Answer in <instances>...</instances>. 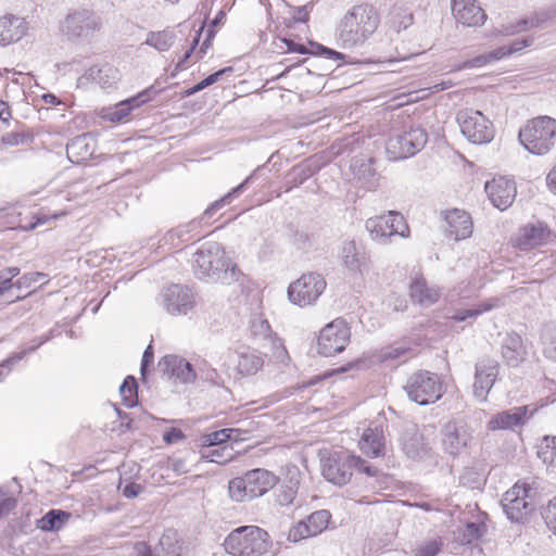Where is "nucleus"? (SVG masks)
<instances>
[{
	"label": "nucleus",
	"mask_w": 556,
	"mask_h": 556,
	"mask_svg": "<svg viewBox=\"0 0 556 556\" xmlns=\"http://www.w3.org/2000/svg\"><path fill=\"white\" fill-rule=\"evenodd\" d=\"M494 307L493 304H481L479 308L473 309H459L455 312V314L452 316V319L455 321H465L468 318H476L478 315H480L483 312H489Z\"/></svg>",
	"instance_id": "52"
},
{
	"label": "nucleus",
	"mask_w": 556,
	"mask_h": 556,
	"mask_svg": "<svg viewBox=\"0 0 556 556\" xmlns=\"http://www.w3.org/2000/svg\"><path fill=\"white\" fill-rule=\"evenodd\" d=\"M384 223L386 227L383 228L387 242L389 238L395 235L402 238H407L409 236V227L401 213L396 211H389L384 214Z\"/></svg>",
	"instance_id": "36"
},
{
	"label": "nucleus",
	"mask_w": 556,
	"mask_h": 556,
	"mask_svg": "<svg viewBox=\"0 0 556 556\" xmlns=\"http://www.w3.org/2000/svg\"><path fill=\"white\" fill-rule=\"evenodd\" d=\"M531 492L527 484L516 483L503 495L501 505L510 521L521 522L533 510Z\"/></svg>",
	"instance_id": "13"
},
{
	"label": "nucleus",
	"mask_w": 556,
	"mask_h": 556,
	"mask_svg": "<svg viewBox=\"0 0 556 556\" xmlns=\"http://www.w3.org/2000/svg\"><path fill=\"white\" fill-rule=\"evenodd\" d=\"M403 388L408 399L421 406L435 403L443 394L439 376L428 370L412 374Z\"/></svg>",
	"instance_id": "7"
},
{
	"label": "nucleus",
	"mask_w": 556,
	"mask_h": 556,
	"mask_svg": "<svg viewBox=\"0 0 556 556\" xmlns=\"http://www.w3.org/2000/svg\"><path fill=\"white\" fill-rule=\"evenodd\" d=\"M161 91L162 88H157L154 84L138 94L118 102L113 108L103 109L101 112V117L112 123L125 122L134 109L149 102Z\"/></svg>",
	"instance_id": "14"
},
{
	"label": "nucleus",
	"mask_w": 556,
	"mask_h": 556,
	"mask_svg": "<svg viewBox=\"0 0 556 556\" xmlns=\"http://www.w3.org/2000/svg\"><path fill=\"white\" fill-rule=\"evenodd\" d=\"M262 169V166H258L250 176H248L240 185L232 188L229 192H227L220 199L214 201L204 212L201 217L202 220L211 219L214 214L223 208L225 205L230 204L233 199L238 198L245 189L249 184L253 181L256 174Z\"/></svg>",
	"instance_id": "31"
},
{
	"label": "nucleus",
	"mask_w": 556,
	"mask_h": 556,
	"mask_svg": "<svg viewBox=\"0 0 556 556\" xmlns=\"http://www.w3.org/2000/svg\"><path fill=\"white\" fill-rule=\"evenodd\" d=\"M153 359H154L153 346L150 343L147 346V349L144 350L142 359H141L140 372H141L142 380H146L148 367L153 363Z\"/></svg>",
	"instance_id": "60"
},
{
	"label": "nucleus",
	"mask_w": 556,
	"mask_h": 556,
	"mask_svg": "<svg viewBox=\"0 0 556 556\" xmlns=\"http://www.w3.org/2000/svg\"><path fill=\"white\" fill-rule=\"evenodd\" d=\"M549 531L556 535V497L551 500L541 513Z\"/></svg>",
	"instance_id": "51"
},
{
	"label": "nucleus",
	"mask_w": 556,
	"mask_h": 556,
	"mask_svg": "<svg viewBox=\"0 0 556 556\" xmlns=\"http://www.w3.org/2000/svg\"><path fill=\"white\" fill-rule=\"evenodd\" d=\"M342 258L350 271H359L366 261L365 255L358 251L354 240L343 243Z\"/></svg>",
	"instance_id": "37"
},
{
	"label": "nucleus",
	"mask_w": 556,
	"mask_h": 556,
	"mask_svg": "<svg viewBox=\"0 0 556 556\" xmlns=\"http://www.w3.org/2000/svg\"><path fill=\"white\" fill-rule=\"evenodd\" d=\"M520 144L534 155H546L556 146V119L543 115L529 119L519 129Z\"/></svg>",
	"instance_id": "3"
},
{
	"label": "nucleus",
	"mask_w": 556,
	"mask_h": 556,
	"mask_svg": "<svg viewBox=\"0 0 556 556\" xmlns=\"http://www.w3.org/2000/svg\"><path fill=\"white\" fill-rule=\"evenodd\" d=\"M200 222L193 219L189 223L179 225L169 230L163 238L165 243H169L173 248H178L181 243L198 240Z\"/></svg>",
	"instance_id": "30"
},
{
	"label": "nucleus",
	"mask_w": 556,
	"mask_h": 556,
	"mask_svg": "<svg viewBox=\"0 0 556 556\" xmlns=\"http://www.w3.org/2000/svg\"><path fill=\"white\" fill-rule=\"evenodd\" d=\"M94 151L96 139L90 132L74 137L66 144L67 159L75 164L90 160Z\"/></svg>",
	"instance_id": "24"
},
{
	"label": "nucleus",
	"mask_w": 556,
	"mask_h": 556,
	"mask_svg": "<svg viewBox=\"0 0 556 556\" xmlns=\"http://www.w3.org/2000/svg\"><path fill=\"white\" fill-rule=\"evenodd\" d=\"M33 140L34 136L28 131H11L1 137V142L11 147L29 144Z\"/></svg>",
	"instance_id": "48"
},
{
	"label": "nucleus",
	"mask_w": 556,
	"mask_h": 556,
	"mask_svg": "<svg viewBox=\"0 0 556 556\" xmlns=\"http://www.w3.org/2000/svg\"><path fill=\"white\" fill-rule=\"evenodd\" d=\"M268 533L256 526H242L232 530L224 541L231 556H263L270 548Z\"/></svg>",
	"instance_id": "5"
},
{
	"label": "nucleus",
	"mask_w": 556,
	"mask_h": 556,
	"mask_svg": "<svg viewBox=\"0 0 556 556\" xmlns=\"http://www.w3.org/2000/svg\"><path fill=\"white\" fill-rule=\"evenodd\" d=\"M361 451L369 457L386 455L387 439L381 426H370L364 430L358 442Z\"/></svg>",
	"instance_id": "25"
},
{
	"label": "nucleus",
	"mask_w": 556,
	"mask_h": 556,
	"mask_svg": "<svg viewBox=\"0 0 556 556\" xmlns=\"http://www.w3.org/2000/svg\"><path fill=\"white\" fill-rule=\"evenodd\" d=\"M26 22L17 16L0 17V45L18 41L26 34Z\"/></svg>",
	"instance_id": "28"
},
{
	"label": "nucleus",
	"mask_w": 556,
	"mask_h": 556,
	"mask_svg": "<svg viewBox=\"0 0 556 556\" xmlns=\"http://www.w3.org/2000/svg\"><path fill=\"white\" fill-rule=\"evenodd\" d=\"M264 365L263 358L255 353H242L239 356L237 368L241 375H255Z\"/></svg>",
	"instance_id": "41"
},
{
	"label": "nucleus",
	"mask_w": 556,
	"mask_h": 556,
	"mask_svg": "<svg viewBox=\"0 0 556 556\" xmlns=\"http://www.w3.org/2000/svg\"><path fill=\"white\" fill-rule=\"evenodd\" d=\"M291 243L296 248V249H307L309 247H312L313 244V237L312 235L305 230V229H294L292 230V233H291Z\"/></svg>",
	"instance_id": "50"
},
{
	"label": "nucleus",
	"mask_w": 556,
	"mask_h": 556,
	"mask_svg": "<svg viewBox=\"0 0 556 556\" xmlns=\"http://www.w3.org/2000/svg\"><path fill=\"white\" fill-rule=\"evenodd\" d=\"M542 353L544 357L556 363V326L547 325L541 336Z\"/></svg>",
	"instance_id": "42"
},
{
	"label": "nucleus",
	"mask_w": 556,
	"mask_h": 556,
	"mask_svg": "<svg viewBox=\"0 0 556 556\" xmlns=\"http://www.w3.org/2000/svg\"><path fill=\"white\" fill-rule=\"evenodd\" d=\"M452 13L458 23L469 27L481 26L486 20L476 0H452Z\"/></svg>",
	"instance_id": "22"
},
{
	"label": "nucleus",
	"mask_w": 556,
	"mask_h": 556,
	"mask_svg": "<svg viewBox=\"0 0 556 556\" xmlns=\"http://www.w3.org/2000/svg\"><path fill=\"white\" fill-rule=\"evenodd\" d=\"M157 370L168 378L175 377L182 383L195 380L197 374L193 366L185 358L177 355H165L157 363Z\"/></svg>",
	"instance_id": "21"
},
{
	"label": "nucleus",
	"mask_w": 556,
	"mask_h": 556,
	"mask_svg": "<svg viewBox=\"0 0 556 556\" xmlns=\"http://www.w3.org/2000/svg\"><path fill=\"white\" fill-rule=\"evenodd\" d=\"M175 41V34L173 30L165 29L162 31H150L144 41L146 45L155 48L160 52L169 50Z\"/></svg>",
	"instance_id": "40"
},
{
	"label": "nucleus",
	"mask_w": 556,
	"mask_h": 556,
	"mask_svg": "<svg viewBox=\"0 0 556 556\" xmlns=\"http://www.w3.org/2000/svg\"><path fill=\"white\" fill-rule=\"evenodd\" d=\"M315 47V52L314 54H317V55H325L327 59H330V60H334V61H344L346 55L339 52V51H336L333 49H330L328 47H325L320 43H315L314 45Z\"/></svg>",
	"instance_id": "58"
},
{
	"label": "nucleus",
	"mask_w": 556,
	"mask_h": 556,
	"mask_svg": "<svg viewBox=\"0 0 556 556\" xmlns=\"http://www.w3.org/2000/svg\"><path fill=\"white\" fill-rule=\"evenodd\" d=\"M383 227H386L384 215L370 217L365 223V228L371 239L379 243H387Z\"/></svg>",
	"instance_id": "46"
},
{
	"label": "nucleus",
	"mask_w": 556,
	"mask_h": 556,
	"mask_svg": "<svg viewBox=\"0 0 556 556\" xmlns=\"http://www.w3.org/2000/svg\"><path fill=\"white\" fill-rule=\"evenodd\" d=\"M119 393L124 405L134 407L138 403V383L135 377L127 376L119 387Z\"/></svg>",
	"instance_id": "44"
},
{
	"label": "nucleus",
	"mask_w": 556,
	"mask_h": 556,
	"mask_svg": "<svg viewBox=\"0 0 556 556\" xmlns=\"http://www.w3.org/2000/svg\"><path fill=\"white\" fill-rule=\"evenodd\" d=\"M326 286L327 282L321 274L309 271L289 285L288 298L294 305L305 307L318 300Z\"/></svg>",
	"instance_id": "8"
},
{
	"label": "nucleus",
	"mask_w": 556,
	"mask_h": 556,
	"mask_svg": "<svg viewBox=\"0 0 556 556\" xmlns=\"http://www.w3.org/2000/svg\"><path fill=\"white\" fill-rule=\"evenodd\" d=\"M456 119L462 134L472 143H488L494 138L492 123L480 111H459Z\"/></svg>",
	"instance_id": "10"
},
{
	"label": "nucleus",
	"mask_w": 556,
	"mask_h": 556,
	"mask_svg": "<svg viewBox=\"0 0 556 556\" xmlns=\"http://www.w3.org/2000/svg\"><path fill=\"white\" fill-rule=\"evenodd\" d=\"M141 556H181L182 546L177 540L175 531H166L160 539L159 548L152 552L146 545Z\"/></svg>",
	"instance_id": "32"
},
{
	"label": "nucleus",
	"mask_w": 556,
	"mask_h": 556,
	"mask_svg": "<svg viewBox=\"0 0 556 556\" xmlns=\"http://www.w3.org/2000/svg\"><path fill=\"white\" fill-rule=\"evenodd\" d=\"M72 518V514L62 509H50L38 521L37 528L46 532L60 531Z\"/></svg>",
	"instance_id": "35"
},
{
	"label": "nucleus",
	"mask_w": 556,
	"mask_h": 556,
	"mask_svg": "<svg viewBox=\"0 0 556 556\" xmlns=\"http://www.w3.org/2000/svg\"><path fill=\"white\" fill-rule=\"evenodd\" d=\"M233 431V429L226 428L205 434L202 438V445L204 447L220 446L231 439Z\"/></svg>",
	"instance_id": "47"
},
{
	"label": "nucleus",
	"mask_w": 556,
	"mask_h": 556,
	"mask_svg": "<svg viewBox=\"0 0 556 556\" xmlns=\"http://www.w3.org/2000/svg\"><path fill=\"white\" fill-rule=\"evenodd\" d=\"M314 3L308 2L304 5L295 8V15L293 21L295 23H306L309 18V12L313 10Z\"/></svg>",
	"instance_id": "61"
},
{
	"label": "nucleus",
	"mask_w": 556,
	"mask_h": 556,
	"mask_svg": "<svg viewBox=\"0 0 556 556\" xmlns=\"http://www.w3.org/2000/svg\"><path fill=\"white\" fill-rule=\"evenodd\" d=\"M503 52L497 50V48L489 53L478 55L473 59L464 61L455 67V71H463L467 68L473 67H482L491 62L498 61L503 59Z\"/></svg>",
	"instance_id": "45"
},
{
	"label": "nucleus",
	"mask_w": 556,
	"mask_h": 556,
	"mask_svg": "<svg viewBox=\"0 0 556 556\" xmlns=\"http://www.w3.org/2000/svg\"><path fill=\"white\" fill-rule=\"evenodd\" d=\"M428 135L421 126H410L387 141V152L392 160H402L418 153L427 143Z\"/></svg>",
	"instance_id": "9"
},
{
	"label": "nucleus",
	"mask_w": 556,
	"mask_h": 556,
	"mask_svg": "<svg viewBox=\"0 0 556 556\" xmlns=\"http://www.w3.org/2000/svg\"><path fill=\"white\" fill-rule=\"evenodd\" d=\"M443 450L457 456L467 448L472 437L466 424L459 421L447 422L441 431Z\"/></svg>",
	"instance_id": "16"
},
{
	"label": "nucleus",
	"mask_w": 556,
	"mask_h": 556,
	"mask_svg": "<svg viewBox=\"0 0 556 556\" xmlns=\"http://www.w3.org/2000/svg\"><path fill=\"white\" fill-rule=\"evenodd\" d=\"M252 329L256 336L264 338L270 337L271 333L270 325L266 319H258L253 321Z\"/></svg>",
	"instance_id": "63"
},
{
	"label": "nucleus",
	"mask_w": 556,
	"mask_h": 556,
	"mask_svg": "<svg viewBox=\"0 0 556 556\" xmlns=\"http://www.w3.org/2000/svg\"><path fill=\"white\" fill-rule=\"evenodd\" d=\"M194 303V293L187 286L172 285L163 292V305L170 315H186Z\"/></svg>",
	"instance_id": "17"
},
{
	"label": "nucleus",
	"mask_w": 556,
	"mask_h": 556,
	"mask_svg": "<svg viewBox=\"0 0 556 556\" xmlns=\"http://www.w3.org/2000/svg\"><path fill=\"white\" fill-rule=\"evenodd\" d=\"M202 456L217 464L227 463L232 458L230 451H227L226 446H216L207 453L203 452Z\"/></svg>",
	"instance_id": "53"
},
{
	"label": "nucleus",
	"mask_w": 556,
	"mask_h": 556,
	"mask_svg": "<svg viewBox=\"0 0 556 556\" xmlns=\"http://www.w3.org/2000/svg\"><path fill=\"white\" fill-rule=\"evenodd\" d=\"M357 462L348 451L333 452L321 459V473L327 481L341 486L351 480Z\"/></svg>",
	"instance_id": "11"
},
{
	"label": "nucleus",
	"mask_w": 556,
	"mask_h": 556,
	"mask_svg": "<svg viewBox=\"0 0 556 556\" xmlns=\"http://www.w3.org/2000/svg\"><path fill=\"white\" fill-rule=\"evenodd\" d=\"M232 67H225V68H222L211 75H208L207 77H205L204 79H202L200 83H198V88H200V90L202 91L203 89L212 86L213 84H215L216 81H218L220 79V77L227 73H232Z\"/></svg>",
	"instance_id": "59"
},
{
	"label": "nucleus",
	"mask_w": 556,
	"mask_h": 556,
	"mask_svg": "<svg viewBox=\"0 0 556 556\" xmlns=\"http://www.w3.org/2000/svg\"><path fill=\"white\" fill-rule=\"evenodd\" d=\"M445 222V232L455 241L466 239L472 233L471 217L464 211L455 208L446 212Z\"/></svg>",
	"instance_id": "26"
},
{
	"label": "nucleus",
	"mask_w": 556,
	"mask_h": 556,
	"mask_svg": "<svg viewBox=\"0 0 556 556\" xmlns=\"http://www.w3.org/2000/svg\"><path fill=\"white\" fill-rule=\"evenodd\" d=\"M533 37H526L522 39L514 40L509 46L498 47L497 50H501L503 53V58L508 56L515 52H519L522 49L530 47L533 43Z\"/></svg>",
	"instance_id": "54"
},
{
	"label": "nucleus",
	"mask_w": 556,
	"mask_h": 556,
	"mask_svg": "<svg viewBox=\"0 0 556 556\" xmlns=\"http://www.w3.org/2000/svg\"><path fill=\"white\" fill-rule=\"evenodd\" d=\"M409 295L414 303L429 307L439 300L440 292L437 288L428 286L424 277H419L410 283Z\"/></svg>",
	"instance_id": "29"
},
{
	"label": "nucleus",
	"mask_w": 556,
	"mask_h": 556,
	"mask_svg": "<svg viewBox=\"0 0 556 556\" xmlns=\"http://www.w3.org/2000/svg\"><path fill=\"white\" fill-rule=\"evenodd\" d=\"M46 274L35 271L23 275L20 279L15 281V287L17 289L29 288L34 283H38L41 280L46 279Z\"/></svg>",
	"instance_id": "55"
},
{
	"label": "nucleus",
	"mask_w": 556,
	"mask_h": 556,
	"mask_svg": "<svg viewBox=\"0 0 556 556\" xmlns=\"http://www.w3.org/2000/svg\"><path fill=\"white\" fill-rule=\"evenodd\" d=\"M548 20L549 15L547 13H535L529 17L519 20L516 24L506 26L505 34L515 35L529 28L542 27Z\"/></svg>",
	"instance_id": "38"
},
{
	"label": "nucleus",
	"mask_w": 556,
	"mask_h": 556,
	"mask_svg": "<svg viewBox=\"0 0 556 556\" xmlns=\"http://www.w3.org/2000/svg\"><path fill=\"white\" fill-rule=\"evenodd\" d=\"M279 482V478L265 468L248 470L228 482V494L238 503L261 497Z\"/></svg>",
	"instance_id": "4"
},
{
	"label": "nucleus",
	"mask_w": 556,
	"mask_h": 556,
	"mask_svg": "<svg viewBox=\"0 0 556 556\" xmlns=\"http://www.w3.org/2000/svg\"><path fill=\"white\" fill-rule=\"evenodd\" d=\"M17 501L8 492L0 489V518L8 515L16 507Z\"/></svg>",
	"instance_id": "57"
},
{
	"label": "nucleus",
	"mask_w": 556,
	"mask_h": 556,
	"mask_svg": "<svg viewBox=\"0 0 556 556\" xmlns=\"http://www.w3.org/2000/svg\"><path fill=\"white\" fill-rule=\"evenodd\" d=\"M355 459L358 460L355 466H353V470H357L359 472H364L369 477H376L379 473V469L375 466L368 465L363 458L355 455Z\"/></svg>",
	"instance_id": "62"
},
{
	"label": "nucleus",
	"mask_w": 556,
	"mask_h": 556,
	"mask_svg": "<svg viewBox=\"0 0 556 556\" xmlns=\"http://www.w3.org/2000/svg\"><path fill=\"white\" fill-rule=\"evenodd\" d=\"M536 412L535 407L523 405L503 410L494 415L488 422V429L491 431L515 429L522 426Z\"/></svg>",
	"instance_id": "19"
},
{
	"label": "nucleus",
	"mask_w": 556,
	"mask_h": 556,
	"mask_svg": "<svg viewBox=\"0 0 556 556\" xmlns=\"http://www.w3.org/2000/svg\"><path fill=\"white\" fill-rule=\"evenodd\" d=\"M483 534V526L476 522H468L466 525V529L463 534V541L466 543H471L475 540H478Z\"/></svg>",
	"instance_id": "56"
},
{
	"label": "nucleus",
	"mask_w": 556,
	"mask_h": 556,
	"mask_svg": "<svg viewBox=\"0 0 556 556\" xmlns=\"http://www.w3.org/2000/svg\"><path fill=\"white\" fill-rule=\"evenodd\" d=\"M102 28L101 17L92 10H70L60 23V30L68 41L89 40Z\"/></svg>",
	"instance_id": "6"
},
{
	"label": "nucleus",
	"mask_w": 556,
	"mask_h": 556,
	"mask_svg": "<svg viewBox=\"0 0 556 556\" xmlns=\"http://www.w3.org/2000/svg\"><path fill=\"white\" fill-rule=\"evenodd\" d=\"M192 269L199 279L223 285H231L240 276L237 265L231 263L216 242L201 245L193 254Z\"/></svg>",
	"instance_id": "2"
},
{
	"label": "nucleus",
	"mask_w": 556,
	"mask_h": 556,
	"mask_svg": "<svg viewBox=\"0 0 556 556\" xmlns=\"http://www.w3.org/2000/svg\"><path fill=\"white\" fill-rule=\"evenodd\" d=\"M484 189L491 203L501 211L514 203L517 193L515 181L503 176L488 181Z\"/></svg>",
	"instance_id": "20"
},
{
	"label": "nucleus",
	"mask_w": 556,
	"mask_h": 556,
	"mask_svg": "<svg viewBox=\"0 0 556 556\" xmlns=\"http://www.w3.org/2000/svg\"><path fill=\"white\" fill-rule=\"evenodd\" d=\"M500 370V364L493 358H483L476 364L473 394L480 401H485L494 386Z\"/></svg>",
	"instance_id": "18"
},
{
	"label": "nucleus",
	"mask_w": 556,
	"mask_h": 556,
	"mask_svg": "<svg viewBox=\"0 0 556 556\" xmlns=\"http://www.w3.org/2000/svg\"><path fill=\"white\" fill-rule=\"evenodd\" d=\"M182 439H185V434H184V432L179 428H170L168 431H166L163 434V440L167 444L175 443V442H177L179 440H182Z\"/></svg>",
	"instance_id": "64"
},
{
	"label": "nucleus",
	"mask_w": 556,
	"mask_h": 556,
	"mask_svg": "<svg viewBox=\"0 0 556 556\" xmlns=\"http://www.w3.org/2000/svg\"><path fill=\"white\" fill-rule=\"evenodd\" d=\"M380 15L369 3L353 5L339 21L334 38L342 49L363 47L377 31Z\"/></svg>",
	"instance_id": "1"
},
{
	"label": "nucleus",
	"mask_w": 556,
	"mask_h": 556,
	"mask_svg": "<svg viewBox=\"0 0 556 556\" xmlns=\"http://www.w3.org/2000/svg\"><path fill=\"white\" fill-rule=\"evenodd\" d=\"M501 354L510 367H518L528 356V350L523 343V339L517 332L506 333L501 343Z\"/></svg>",
	"instance_id": "23"
},
{
	"label": "nucleus",
	"mask_w": 556,
	"mask_h": 556,
	"mask_svg": "<svg viewBox=\"0 0 556 556\" xmlns=\"http://www.w3.org/2000/svg\"><path fill=\"white\" fill-rule=\"evenodd\" d=\"M551 237V230L542 223L527 225L520 229L516 238V244L520 250L528 251L533 248L546 244Z\"/></svg>",
	"instance_id": "27"
},
{
	"label": "nucleus",
	"mask_w": 556,
	"mask_h": 556,
	"mask_svg": "<svg viewBox=\"0 0 556 556\" xmlns=\"http://www.w3.org/2000/svg\"><path fill=\"white\" fill-rule=\"evenodd\" d=\"M299 485V472H295L276 490L275 503L280 507H290L293 505L298 495Z\"/></svg>",
	"instance_id": "34"
},
{
	"label": "nucleus",
	"mask_w": 556,
	"mask_h": 556,
	"mask_svg": "<svg viewBox=\"0 0 556 556\" xmlns=\"http://www.w3.org/2000/svg\"><path fill=\"white\" fill-rule=\"evenodd\" d=\"M313 174L314 170L309 166H294L290 173L292 186L288 190L304 184Z\"/></svg>",
	"instance_id": "49"
},
{
	"label": "nucleus",
	"mask_w": 556,
	"mask_h": 556,
	"mask_svg": "<svg viewBox=\"0 0 556 556\" xmlns=\"http://www.w3.org/2000/svg\"><path fill=\"white\" fill-rule=\"evenodd\" d=\"M90 76L103 88L109 89L116 85L119 74L116 68L111 65H103L97 68H90Z\"/></svg>",
	"instance_id": "39"
},
{
	"label": "nucleus",
	"mask_w": 556,
	"mask_h": 556,
	"mask_svg": "<svg viewBox=\"0 0 556 556\" xmlns=\"http://www.w3.org/2000/svg\"><path fill=\"white\" fill-rule=\"evenodd\" d=\"M330 519L331 514L326 509L314 511L305 520L299 521L289 530L288 540L295 543L320 534L328 528Z\"/></svg>",
	"instance_id": "15"
},
{
	"label": "nucleus",
	"mask_w": 556,
	"mask_h": 556,
	"mask_svg": "<svg viewBox=\"0 0 556 556\" xmlns=\"http://www.w3.org/2000/svg\"><path fill=\"white\" fill-rule=\"evenodd\" d=\"M442 538L435 536L419 542L412 551L413 556H437L443 548Z\"/></svg>",
	"instance_id": "43"
},
{
	"label": "nucleus",
	"mask_w": 556,
	"mask_h": 556,
	"mask_svg": "<svg viewBox=\"0 0 556 556\" xmlns=\"http://www.w3.org/2000/svg\"><path fill=\"white\" fill-rule=\"evenodd\" d=\"M351 331L346 323L340 318L326 325L318 337V353L324 356H333L341 353L350 342Z\"/></svg>",
	"instance_id": "12"
},
{
	"label": "nucleus",
	"mask_w": 556,
	"mask_h": 556,
	"mask_svg": "<svg viewBox=\"0 0 556 556\" xmlns=\"http://www.w3.org/2000/svg\"><path fill=\"white\" fill-rule=\"evenodd\" d=\"M401 443L403 452L410 458L420 457L426 453L424 435L415 427L403 432Z\"/></svg>",
	"instance_id": "33"
}]
</instances>
